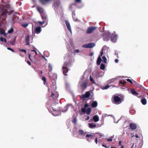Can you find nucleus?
<instances>
[{"instance_id": "obj_60", "label": "nucleus", "mask_w": 148, "mask_h": 148, "mask_svg": "<svg viewBox=\"0 0 148 148\" xmlns=\"http://www.w3.org/2000/svg\"><path fill=\"white\" fill-rule=\"evenodd\" d=\"M42 58H43L45 60H47V59L45 58V57L44 56H42Z\"/></svg>"}, {"instance_id": "obj_20", "label": "nucleus", "mask_w": 148, "mask_h": 148, "mask_svg": "<svg viewBox=\"0 0 148 148\" xmlns=\"http://www.w3.org/2000/svg\"><path fill=\"white\" fill-rule=\"evenodd\" d=\"M8 12V10L7 9L2 10V15L6 16L7 15Z\"/></svg>"}, {"instance_id": "obj_34", "label": "nucleus", "mask_w": 148, "mask_h": 148, "mask_svg": "<svg viewBox=\"0 0 148 148\" xmlns=\"http://www.w3.org/2000/svg\"><path fill=\"white\" fill-rule=\"evenodd\" d=\"M49 71L51 72L52 70V68L50 64H49Z\"/></svg>"}, {"instance_id": "obj_26", "label": "nucleus", "mask_w": 148, "mask_h": 148, "mask_svg": "<svg viewBox=\"0 0 148 148\" xmlns=\"http://www.w3.org/2000/svg\"><path fill=\"white\" fill-rule=\"evenodd\" d=\"M91 112V109L90 108H88L86 110V112L87 114L89 115L90 114Z\"/></svg>"}, {"instance_id": "obj_45", "label": "nucleus", "mask_w": 148, "mask_h": 148, "mask_svg": "<svg viewBox=\"0 0 148 148\" xmlns=\"http://www.w3.org/2000/svg\"><path fill=\"white\" fill-rule=\"evenodd\" d=\"M7 49L9 50H10L11 51H12V52H14V50L13 49H12L10 47H8L7 48Z\"/></svg>"}, {"instance_id": "obj_52", "label": "nucleus", "mask_w": 148, "mask_h": 148, "mask_svg": "<svg viewBox=\"0 0 148 148\" xmlns=\"http://www.w3.org/2000/svg\"><path fill=\"white\" fill-rule=\"evenodd\" d=\"M27 63L30 66L31 65V63L30 61H27Z\"/></svg>"}, {"instance_id": "obj_6", "label": "nucleus", "mask_w": 148, "mask_h": 148, "mask_svg": "<svg viewBox=\"0 0 148 148\" xmlns=\"http://www.w3.org/2000/svg\"><path fill=\"white\" fill-rule=\"evenodd\" d=\"M65 23L68 30L71 33V29L70 23L69 21L66 20L65 21Z\"/></svg>"}, {"instance_id": "obj_41", "label": "nucleus", "mask_w": 148, "mask_h": 148, "mask_svg": "<svg viewBox=\"0 0 148 148\" xmlns=\"http://www.w3.org/2000/svg\"><path fill=\"white\" fill-rule=\"evenodd\" d=\"M126 82L125 81H123L122 80H121L120 82V83L124 85L126 83Z\"/></svg>"}, {"instance_id": "obj_25", "label": "nucleus", "mask_w": 148, "mask_h": 148, "mask_svg": "<svg viewBox=\"0 0 148 148\" xmlns=\"http://www.w3.org/2000/svg\"><path fill=\"white\" fill-rule=\"evenodd\" d=\"M71 63V62H64L63 66H64L65 67L68 68V67L69 64Z\"/></svg>"}, {"instance_id": "obj_21", "label": "nucleus", "mask_w": 148, "mask_h": 148, "mask_svg": "<svg viewBox=\"0 0 148 148\" xmlns=\"http://www.w3.org/2000/svg\"><path fill=\"white\" fill-rule=\"evenodd\" d=\"M95 46V44L93 43H88V48H92Z\"/></svg>"}, {"instance_id": "obj_37", "label": "nucleus", "mask_w": 148, "mask_h": 148, "mask_svg": "<svg viewBox=\"0 0 148 148\" xmlns=\"http://www.w3.org/2000/svg\"><path fill=\"white\" fill-rule=\"evenodd\" d=\"M0 29H1L0 30V34L1 35H3L5 34V31L3 29L2 30H1V28Z\"/></svg>"}, {"instance_id": "obj_61", "label": "nucleus", "mask_w": 148, "mask_h": 148, "mask_svg": "<svg viewBox=\"0 0 148 148\" xmlns=\"http://www.w3.org/2000/svg\"><path fill=\"white\" fill-rule=\"evenodd\" d=\"M99 136H100L99 138H101L103 136V135L102 134H99Z\"/></svg>"}, {"instance_id": "obj_50", "label": "nucleus", "mask_w": 148, "mask_h": 148, "mask_svg": "<svg viewBox=\"0 0 148 148\" xmlns=\"http://www.w3.org/2000/svg\"><path fill=\"white\" fill-rule=\"evenodd\" d=\"M107 140L108 142H111L112 141V139L110 138V139H107Z\"/></svg>"}, {"instance_id": "obj_24", "label": "nucleus", "mask_w": 148, "mask_h": 148, "mask_svg": "<svg viewBox=\"0 0 148 148\" xmlns=\"http://www.w3.org/2000/svg\"><path fill=\"white\" fill-rule=\"evenodd\" d=\"M82 88L84 89H85L87 87V83L86 82H84L81 85Z\"/></svg>"}, {"instance_id": "obj_55", "label": "nucleus", "mask_w": 148, "mask_h": 148, "mask_svg": "<svg viewBox=\"0 0 148 148\" xmlns=\"http://www.w3.org/2000/svg\"><path fill=\"white\" fill-rule=\"evenodd\" d=\"M95 142L96 144L97 143V138H96L95 139Z\"/></svg>"}, {"instance_id": "obj_35", "label": "nucleus", "mask_w": 148, "mask_h": 148, "mask_svg": "<svg viewBox=\"0 0 148 148\" xmlns=\"http://www.w3.org/2000/svg\"><path fill=\"white\" fill-rule=\"evenodd\" d=\"M90 81L92 83H95V82L93 80V79L92 78L91 75L90 77Z\"/></svg>"}, {"instance_id": "obj_4", "label": "nucleus", "mask_w": 148, "mask_h": 148, "mask_svg": "<svg viewBox=\"0 0 148 148\" xmlns=\"http://www.w3.org/2000/svg\"><path fill=\"white\" fill-rule=\"evenodd\" d=\"M117 35L115 34H113L110 36L111 40L114 42L116 40Z\"/></svg>"}, {"instance_id": "obj_42", "label": "nucleus", "mask_w": 148, "mask_h": 148, "mask_svg": "<svg viewBox=\"0 0 148 148\" xmlns=\"http://www.w3.org/2000/svg\"><path fill=\"white\" fill-rule=\"evenodd\" d=\"M19 50L22 52H24L25 53H26V51L25 49H19Z\"/></svg>"}, {"instance_id": "obj_12", "label": "nucleus", "mask_w": 148, "mask_h": 148, "mask_svg": "<svg viewBox=\"0 0 148 148\" xmlns=\"http://www.w3.org/2000/svg\"><path fill=\"white\" fill-rule=\"evenodd\" d=\"M25 42H26V45H29V36L27 35V36L25 38Z\"/></svg>"}, {"instance_id": "obj_18", "label": "nucleus", "mask_w": 148, "mask_h": 148, "mask_svg": "<svg viewBox=\"0 0 148 148\" xmlns=\"http://www.w3.org/2000/svg\"><path fill=\"white\" fill-rule=\"evenodd\" d=\"M131 92L133 95L135 96H137L138 95V93L134 89H132L131 90Z\"/></svg>"}, {"instance_id": "obj_27", "label": "nucleus", "mask_w": 148, "mask_h": 148, "mask_svg": "<svg viewBox=\"0 0 148 148\" xmlns=\"http://www.w3.org/2000/svg\"><path fill=\"white\" fill-rule=\"evenodd\" d=\"M102 61L105 63H107V59L105 56H103Z\"/></svg>"}, {"instance_id": "obj_36", "label": "nucleus", "mask_w": 148, "mask_h": 148, "mask_svg": "<svg viewBox=\"0 0 148 148\" xmlns=\"http://www.w3.org/2000/svg\"><path fill=\"white\" fill-rule=\"evenodd\" d=\"M28 23H23L21 25V26L24 27H27L28 25Z\"/></svg>"}, {"instance_id": "obj_5", "label": "nucleus", "mask_w": 148, "mask_h": 148, "mask_svg": "<svg viewBox=\"0 0 148 148\" xmlns=\"http://www.w3.org/2000/svg\"><path fill=\"white\" fill-rule=\"evenodd\" d=\"M51 97H52L53 99H55L58 98V95L56 92H52Z\"/></svg>"}, {"instance_id": "obj_44", "label": "nucleus", "mask_w": 148, "mask_h": 148, "mask_svg": "<svg viewBox=\"0 0 148 148\" xmlns=\"http://www.w3.org/2000/svg\"><path fill=\"white\" fill-rule=\"evenodd\" d=\"M126 80L127 81L130 83L131 84H133L132 82L130 79H126Z\"/></svg>"}, {"instance_id": "obj_22", "label": "nucleus", "mask_w": 148, "mask_h": 148, "mask_svg": "<svg viewBox=\"0 0 148 148\" xmlns=\"http://www.w3.org/2000/svg\"><path fill=\"white\" fill-rule=\"evenodd\" d=\"M41 16H42V19L43 21H45L46 22L47 18L46 15L43 13L41 15Z\"/></svg>"}, {"instance_id": "obj_13", "label": "nucleus", "mask_w": 148, "mask_h": 148, "mask_svg": "<svg viewBox=\"0 0 148 148\" xmlns=\"http://www.w3.org/2000/svg\"><path fill=\"white\" fill-rule=\"evenodd\" d=\"M93 119L95 122H97L99 121V118L97 115H95L93 117Z\"/></svg>"}, {"instance_id": "obj_16", "label": "nucleus", "mask_w": 148, "mask_h": 148, "mask_svg": "<svg viewBox=\"0 0 148 148\" xmlns=\"http://www.w3.org/2000/svg\"><path fill=\"white\" fill-rule=\"evenodd\" d=\"M97 106V103L96 101H94L92 102L91 104V106L92 108H95Z\"/></svg>"}, {"instance_id": "obj_48", "label": "nucleus", "mask_w": 148, "mask_h": 148, "mask_svg": "<svg viewBox=\"0 0 148 148\" xmlns=\"http://www.w3.org/2000/svg\"><path fill=\"white\" fill-rule=\"evenodd\" d=\"M76 122H77V119H76L75 118L73 119V123H76Z\"/></svg>"}, {"instance_id": "obj_49", "label": "nucleus", "mask_w": 148, "mask_h": 148, "mask_svg": "<svg viewBox=\"0 0 148 148\" xmlns=\"http://www.w3.org/2000/svg\"><path fill=\"white\" fill-rule=\"evenodd\" d=\"M79 52V51L78 49H76L74 51V53H78Z\"/></svg>"}, {"instance_id": "obj_9", "label": "nucleus", "mask_w": 148, "mask_h": 148, "mask_svg": "<svg viewBox=\"0 0 148 148\" xmlns=\"http://www.w3.org/2000/svg\"><path fill=\"white\" fill-rule=\"evenodd\" d=\"M68 68L65 67L64 66H63L62 67V71L63 74L65 76L67 75L66 73L68 71Z\"/></svg>"}, {"instance_id": "obj_47", "label": "nucleus", "mask_w": 148, "mask_h": 148, "mask_svg": "<svg viewBox=\"0 0 148 148\" xmlns=\"http://www.w3.org/2000/svg\"><path fill=\"white\" fill-rule=\"evenodd\" d=\"M75 1L77 3H80L81 2V0H75Z\"/></svg>"}, {"instance_id": "obj_30", "label": "nucleus", "mask_w": 148, "mask_h": 148, "mask_svg": "<svg viewBox=\"0 0 148 148\" xmlns=\"http://www.w3.org/2000/svg\"><path fill=\"white\" fill-rule=\"evenodd\" d=\"M13 31V29L11 27L8 31V33L9 34H11L12 33Z\"/></svg>"}, {"instance_id": "obj_57", "label": "nucleus", "mask_w": 148, "mask_h": 148, "mask_svg": "<svg viewBox=\"0 0 148 148\" xmlns=\"http://www.w3.org/2000/svg\"><path fill=\"white\" fill-rule=\"evenodd\" d=\"M93 55V53L92 52H91L90 54V56H92Z\"/></svg>"}, {"instance_id": "obj_14", "label": "nucleus", "mask_w": 148, "mask_h": 148, "mask_svg": "<svg viewBox=\"0 0 148 148\" xmlns=\"http://www.w3.org/2000/svg\"><path fill=\"white\" fill-rule=\"evenodd\" d=\"M51 0H39L40 2L43 5H45L47 3L50 1Z\"/></svg>"}, {"instance_id": "obj_29", "label": "nucleus", "mask_w": 148, "mask_h": 148, "mask_svg": "<svg viewBox=\"0 0 148 148\" xmlns=\"http://www.w3.org/2000/svg\"><path fill=\"white\" fill-rule=\"evenodd\" d=\"M0 40L2 42H6L7 41L5 38L2 37L0 38Z\"/></svg>"}, {"instance_id": "obj_19", "label": "nucleus", "mask_w": 148, "mask_h": 148, "mask_svg": "<svg viewBox=\"0 0 148 148\" xmlns=\"http://www.w3.org/2000/svg\"><path fill=\"white\" fill-rule=\"evenodd\" d=\"M101 61V58L100 56L98 57L97 61V65H100Z\"/></svg>"}, {"instance_id": "obj_63", "label": "nucleus", "mask_w": 148, "mask_h": 148, "mask_svg": "<svg viewBox=\"0 0 148 148\" xmlns=\"http://www.w3.org/2000/svg\"><path fill=\"white\" fill-rule=\"evenodd\" d=\"M102 146L103 147H106V148H107V147L105 145H104V144H103L102 145Z\"/></svg>"}, {"instance_id": "obj_33", "label": "nucleus", "mask_w": 148, "mask_h": 148, "mask_svg": "<svg viewBox=\"0 0 148 148\" xmlns=\"http://www.w3.org/2000/svg\"><path fill=\"white\" fill-rule=\"evenodd\" d=\"M75 14H73V20L75 21H79V20H78L77 18H75Z\"/></svg>"}, {"instance_id": "obj_43", "label": "nucleus", "mask_w": 148, "mask_h": 148, "mask_svg": "<svg viewBox=\"0 0 148 148\" xmlns=\"http://www.w3.org/2000/svg\"><path fill=\"white\" fill-rule=\"evenodd\" d=\"M110 86L108 85H107L104 87L103 89H107L108 88L110 87Z\"/></svg>"}, {"instance_id": "obj_59", "label": "nucleus", "mask_w": 148, "mask_h": 148, "mask_svg": "<svg viewBox=\"0 0 148 148\" xmlns=\"http://www.w3.org/2000/svg\"><path fill=\"white\" fill-rule=\"evenodd\" d=\"M115 61L116 63H118V59H115Z\"/></svg>"}, {"instance_id": "obj_53", "label": "nucleus", "mask_w": 148, "mask_h": 148, "mask_svg": "<svg viewBox=\"0 0 148 148\" xmlns=\"http://www.w3.org/2000/svg\"><path fill=\"white\" fill-rule=\"evenodd\" d=\"M88 106V103H86L84 105V107L85 108H87Z\"/></svg>"}, {"instance_id": "obj_62", "label": "nucleus", "mask_w": 148, "mask_h": 148, "mask_svg": "<svg viewBox=\"0 0 148 148\" xmlns=\"http://www.w3.org/2000/svg\"><path fill=\"white\" fill-rule=\"evenodd\" d=\"M103 54V51H101V52L100 56H101Z\"/></svg>"}, {"instance_id": "obj_46", "label": "nucleus", "mask_w": 148, "mask_h": 148, "mask_svg": "<svg viewBox=\"0 0 148 148\" xmlns=\"http://www.w3.org/2000/svg\"><path fill=\"white\" fill-rule=\"evenodd\" d=\"M52 109L54 111H57V109L55 108L54 107H52Z\"/></svg>"}, {"instance_id": "obj_64", "label": "nucleus", "mask_w": 148, "mask_h": 148, "mask_svg": "<svg viewBox=\"0 0 148 148\" xmlns=\"http://www.w3.org/2000/svg\"><path fill=\"white\" fill-rule=\"evenodd\" d=\"M3 35H4V36L5 37H6L7 36V35H6V34H5H5H3Z\"/></svg>"}, {"instance_id": "obj_1", "label": "nucleus", "mask_w": 148, "mask_h": 148, "mask_svg": "<svg viewBox=\"0 0 148 148\" xmlns=\"http://www.w3.org/2000/svg\"><path fill=\"white\" fill-rule=\"evenodd\" d=\"M97 28L95 26H92L89 27L86 32L87 34H90L93 32Z\"/></svg>"}, {"instance_id": "obj_39", "label": "nucleus", "mask_w": 148, "mask_h": 148, "mask_svg": "<svg viewBox=\"0 0 148 148\" xmlns=\"http://www.w3.org/2000/svg\"><path fill=\"white\" fill-rule=\"evenodd\" d=\"M82 47L84 48H88V44L83 45Z\"/></svg>"}, {"instance_id": "obj_31", "label": "nucleus", "mask_w": 148, "mask_h": 148, "mask_svg": "<svg viewBox=\"0 0 148 148\" xmlns=\"http://www.w3.org/2000/svg\"><path fill=\"white\" fill-rule=\"evenodd\" d=\"M42 80L43 81V83L45 84L46 82V79L45 77L43 76L42 78Z\"/></svg>"}, {"instance_id": "obj_54", "label": "nucleus", "mask_w": 148, "mask_h": 148, "mask_svg": "<svg viewBox=\"0 0 148 148\" xmlns=\"http://www.w3.org/2000/svg\"><path fill=\"white\" fill-rule=\"evenodd\" d=\"M31 51H33V52H35V55H36L37 54V52L35 50H32Z\"/></svg>"}, {"instance_id": "obj_10", "label": "nucleus", "mask_w": 148, "mask_h": 148, "mask_svg": "<svg viewBox=\"0 0 148 148\" xmlns=\"http://www.w3.org/2000/svg\"><path fill=\"white\" fill-rule=\"evenodd\" d=\"M41 31V29L40 27H36L34 31V33L37 34H39Z\"/></svg>"}, {"instance_id": "obj_32", "label": "nucleus", "mask_w": 148, "mask_h": 148, "mask_svg": "<svg viewBox=\"0 0 148 148\" xmlns=\"http://www.w3.org/2000/svg\"><path fill=\"white\" fill-rule=\"evenodd\" d=\"M100 68L102 70H103L105 68V65L104 64H102L101 65Z\"/></svg>"}, {"instance_id": "obj_28", "label": "nucleus", "mask_w": 148, "mask_h": 148, "mask_svg": "<svg viewBox=\"0 0 148 148\" xmlns=\"http://www.w3.org/2000/svg\"><path fill=\"white\" fill-rule=\"evenodd\" d=\"M78 133L79 134H80L82 135L83 134H84L85 133H84V131L82 130H79L78 131Z\"/></svg>"}, {"instance_id": "obj_51", "label": "nucleus", "mask_w": 148, "mask_h": 148, "mask_svg": "<svg viewBox=\"0 0 148 148\" xmlns=\"http://www.w3.org/2000/svg\"><path fill=\"white\" fill-rule=\"evenodd\" d=\"M122 145L121 144V141H120L118 145L119 146H120Z\"/></svg>"}, {"instance_id": "obj_15", "label": "nucleus", "mask_w": 148, "mask_h": 148, "mask_svg": "<svg viewBox=\"0 0 148 148\" xmlns=\"http://www.w3.org/2000/svg\"><path fill=\"white\" fill-rule=\"evenodd\" d=\"M93 135L91 134H87L86 135V137L87 138L86 140L88 142H89V138H90L91 139H93Z\"/></svg>"}, {"instance_id": "obj_2", "label": "nucleus", "mask_w": 148, "mask_h": 148, "mask_svg": "<svg viewBox=\"0 0 148 148\" xmlns=\"http://www.w3.org/2000/svg\"><path fill=\"white\" fill-rule=\"evenodd\" d=\"M110 35L111 33L109 32H105L103 35L104 40L107 41L109 40Z\"/></svg>"}, {"instance_id": "obj_11", "label": "nucleus", "mask_w": 148, "mask_h": 148, "mask_svg": "<svg viewBox=\"0 0 148 148\" xmlns=\"http://www.w3.org/2000/svg\"><path fill=\"white\" fill-rule=\"evenodd\" d=\"M36 8L37 10L40 13L41 15L44 13L43 10L42 8L39 6H37Z\"/></svg>"}, {"instance_id": "obj_7", "label": "nucleus", "mask_w": 148, "mask_h": 148, "mask_svg": "<svg viewBox=\"0 0 148 148\" xmlns=\"http://www.w3.org/2000/svg\"><path fill=\"white\" fill-rule=\"evenodd\" d=\"M130 127L132 129L134 130L136 129L137 127V125L135 123H131L130 124Z\"/></svg>"}, {"instance_id": "obj_8", "label": "nucleus", "mask_w": 148, "mask_h": 148, "mask_svg": "<svg viewBox=\"0 0 148 148\" xmlns=\"http://www.w3.org/2000/svg\"><path fill=\"white\" fill-rule=\"evenodd\" d=\"M90 96V91L86 92L85 94H83L82 95L83 98H88Z\"/></svg>"}, {"instance_id": "obj_3", "label": "nucleus", "mask_w": 148, "mask_h": 148, "mask_svg": "<svg viewBox=\"0 0 148 148\" xmlns=\"http://www.w3.org/2000/svg\"><path fill=\"white\" fill-rule=\"evenodd\" d=\"M114 100L115 102L114 103L115 104H119L121 102V99L118 96H114Z\"/></svg>"}, {"instance_id": "obj_58", "label": "nucleus", "mask_w": 148, "mask_h": 148, "mask_svg": "<svg viewBox=\"0 0 148 148\" xmlns=\"http://www.w3.org/2000/svg\"><path fill=\"white\" fill-rule=\"evenodd\" d=\"M135 136L136 137V138H139V136H138V135L137 134H135Z\"/></svg>"}, {"instance_id": "obj_38", "label": "nucleus", "mask_w": 148, "mask_h": 148, "mask_svg": "<svg viewBox=\"0 0 148 148\" xmlns=\"http://www.w3.org/2000/svg\"><path fill=\"white\" fill-rule=\"evenodd\" d=\"M86 110L85 108H82L81 109V111L82 112L84 113L86 112Z\"/></svg>"}, {"instance_id": "obj_17", "label": "nucleus", "mask_w": 148, "mask_h": 148, "mask_svg": "<svg viewBox=\"0 0 148 148\" xmlns=\"http://www.w3.org/2000/svg\"><path fill=\"white\" fill-rule=\"evenodd\" d=\"M88 126L90 128H93L96 127V125L95 124H93V123H88Z\"/></svg>"}, {"instance_id": "obj_40", "label": "nucleus", "mask_w": 148, "mask_h": 148, "mask_svg": "<svg viewBox=\"0 0 148 148\" xmlns=\"http://www.w3.org/2000/svg\"><path fill=\"white\" fill-rule=\"evenodd\" d=\"M45 22H45V21H43L42 22H41L40 21H38V23H39L41 25L43 24Z\"/></svg>"}, {"instance_id": "obj_56", "label": "nucleus", "mask_w": 148, "mask_h": 148, "mask_svg": "<svg viewBox=\"0 0 148 148\" xmlns=\"http://www.w3.org/2000/svg\"><path fill=\"white\" fill-rule=\"evenodd\" d=\"M31 55L30 54H29V56H28L29 58V59L30 60H31V58H31Z\"/></svg>"}, {"instance_id": "obj_23", "label": "nucleus", "mask_w": 148, "mask_h": 148, "mask_svg": "<svg viewBox=\"0 0 148 148\" xmlns=\"http://www.w3.org/2000/svg\"><path fill=\"white\" fill-rule=\"evenodd\" d=\"M141 101L142 104L143 105H145L147 103V101L145 99L143 98L141 100Z\"/></svg>"}]
</instances>
